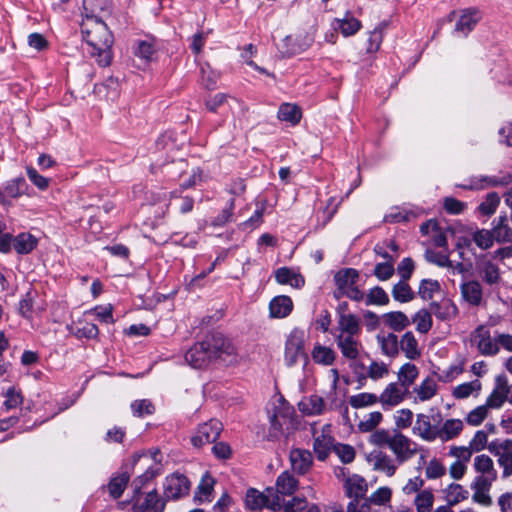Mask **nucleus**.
Masks as SVG:
<instances>
[{"mask_svg": "<svg viewBox=\"0 0 512 512\" xmlns=\"http://www.w3.org/2000/svg\"><path fill=\"white\" fill-rule=\"evenodd\" d=\"M430 309L431 313L440 320L450 319L458 312L457 307L450 301H443L442 303L432 302Z\"/></svg>", "mask_w": 512, "mask_h": 512, "instance_id": "42", "label": "nucleus"}, {"mask_svg": "<svg viewBox=\"0 0 512 512\" xmlns=\"http://www.w3.org/2000/svg\"><path fill=\"white\" fill-rule=\"evenodd\" d=\"M431 311H428L426 309L419 310L414 318L413 322L416 323V329L418 332L425 334L427 333L431 327H432V316Z\"/></svg>", "mask_w": 512, "mask_h": 512, "instance_id": "51", "label": "nucleus"}, {"mask_svg": "<svg viewBox=\"0 0 512 512\" xmlns=\"http://www.w3.org/2000/svg\"><path fill=\"white\" fill-rule=\"evenodd\" d=\"M367 491V485L362 477L348 478L346 481V495L352 500L366 499L365 493Z\"/></svg>", "mask_w": 512, "mask_h": 512, "instance_id": "35", "label": "nucleus"}, {"mask_svg": "<svg viewBox=\"0 0 512 512\" xmlns=\"http://www.w3.org/2000/svg\"><path fill=\"white\" fill-rule=\"evenodd\" d=\"M129 479H130L129 473L123 472V473L113 477L110 480V482L108 484V489H109L110 495L114 499H118L122 496L128 482H129Z\"/></svg>", "mask_w": 512, "mask_h": 512, "instance_id": "44", "label": "nucleus"}, {"mask_svg": "<svg viewBox=\"0 0 512 512\" xmlns=\"http://www.w3.org/2000/svg\"><path fill=\"white\" fill-rule=\"evenodd\" d=\"M131 410L134 416L143 417L151 415L155 411L153 403L148 399L136 400L131 404Z\"/></svg>", "mask_w": 512, "mask_h": 512, "instance_id": "60", "label": "nucleus"}, {"mask_svg": "<svg viewBox=\"0 0 512 512\" xmlns=\"http://www.w3.org/2000/svg\"><path fill=\"white\" fill-rule=\"evenodd\" d=\"M494 240L492 229H480L473 234V241L483 250L489 249L493 245Z\"/></svg>", "mask_w": 512, "mask_h": 512, "instance_id": "58", "label": "nucleus"}, {"mask_svg": "<svg viewBox=\"0 0 512 512\" xmlns=\"http://www.w3.org/2000/svg\"><path fill=\"white\" fill-rule=\"evenodd\" d=\"M166 503V499L154 489L145 495L143 502L134 503L132 511L137 512V508H140L141 512H164Z\"/></svg>", "mask_w": 512, "mask_h": 512, "instance_id": "14", "label": "nucleus"}, {"mask_svg": "<svg viewBox=\"0 0 512 512\" xmlns=\"http://www.w3.org/2000/svg\"><path fill=\"white\" fill-rule=\"evenodd\" d=\"M359 279V272L354 268L340 269L334 275V282L336 287L345 289L346 291L355 286Z\"/></svg>", "mask_w": 512, "mask_h": 512, "instance_id": "26", "label": "nucleus"}, {"mask_svg": "<svg viewBox=\"0 0 512 512\" xmlns=\"http://www.w3.org/2000/svg\"><path fill=\"white\" fill-rule=\"evenodd\" d=\"M298 409L301 413L307 416H317L324 413L326 409V404L324 399L317 395L313 394L307 397H304L298 403Z\"/></svg>", "mask_w": 512, "mask_h": 512, "instance_id": "17", "label": "nucleus"}, {"mask_svg": "<svg viewBox=\"0 0 512 512\" xmlns=\"http://www.w3.org/2000/svg\"><path fill=\"white\" fill-rule=\"evenodd\" d=\"M189 479L181 473L168 475L164 481V498L168 500H177L188 495L190 491Z\"/></svg>", "mask_w": 512, "mask_h": 512, "instance_id": "5", "label": "nucleus"}, {"mask_svg": "<svg viewBox=\"0 0 512 512\" xmlns=\"http://www.w3.org/2000/svg\"><path fill=\"white\" fill-rule=\"evenodd\" d=\"M299 358H303L304 363L307 364L308 356L304 353L302 334L295 330L287 337L284 360L288 367H292L298 362Z\"/></svg>", "mask_w": 512, "mask_h": 512, "instance_id": "6", "label": "nucleus"}, {"mask_svg": "<svg viewBox=\"0 0 512 512\" xmlns=\"http://www.w3.org/2000/svg\"><path fill=\"white\" fill-rule=\"evenodd\" d=\"M27 188L26 181L23 177H17L10 181H7L4 186L5 196L11 198H18L24 194Z\"/></svg>", "mask_w": 512, "mask_h": 512, "instance_id": "45", "label": "nucleus"}, {"mask_svg": "<svg viewBox=\"0 0 512 512\" xmlns=\"http://www.w3.org/2000/svg\"><path fill=\"white\" fill-rule=\"evenodd\" d=\"M365 303L369 305H387L389 303V296L385 290L380 286H375L370 289L366 296Z\"/></svg>", "mask_w": 512, "mask_h": 512, "instance_id": "52", "label": "nucleus"}, {"mask_svg": "<svg viewBox=\"0 0 512 512\" xmlns=\"http://www.w3.org/2000/svg\"><path fill=\"white\" fill-rule=\"evenodd\" d=\"M399 347L405 354L406 358L416 360L421 356V351L418 347V342L411 331H407L399 341Z\"/></svg>", "mask_w": 512, "mask_h": 512, "instance_id": "27", "label": "nucleus"}, {"mask_svg": "<svg viewBox=\"0 0 512 512\" xmlns=\"http://www.w3.org/2000/svg\"><path fill=\"white\" fill-rule=\"evenodd\" d=\"M393 434L386 429L374 430L369 436V443L377 447H390Z\"/></svg>", "mask_w": 512, "mask_h": 512, "instance_id": "55", "label": "nucleus"}, {"mask_svg": "<svg viewBox=\"0 0 512 512\" xmlns=\"http://www.w3.org/2000/svg\"><path fill=\"white\" fill-rule=\"evenodd\" d=\"M482 273L483 280L489 285L496 284L500 280L499 268L490 261L484 263Z\"/></svg>", "mask_w": 512, "mask_h": 512, "instance_id": "64", "label": "nucleus"}, {"mask_svg": "<svg viewBox=\"0 0 512 512\" xmlns=\"http://www.w3.org/2000/svg\"><path fill=\"white\" fill-rule=\"evenodd\" d=\"M356 335H344L340 333L336 336L335 341L344 358L355 360L359 356L361 343L355 338Z\"/></svg>", "mask_w": 512, "mask_h": 512, "instance_id": "15", "label": "nucleus"}, {"mask_svg": "<svg viewBox=\"0 0 512 512\" xmlns=\"http://www.w3.org/2000/svg\"><path fill=\"white\" fill-rule=\"evenodd\" d=\"M445 497L449 506H454L469 496V491L462 485L451 483L445 490Z\"/></svg>", "mask_w": 512, "mask_h": 512, "instance_id": "43", "label": "nucleus"}, {"mask_svg": "<svg viewBox=\"0 0 512 512\" xmlns=\"http://www.w3.org/2000/svg\"><path fill=\"white\" fill-rule=\"evenodd\" d=\"M500 204V196L496 192L487 194L485 200L478 206L479 212L484 216H490L495 213Z\"/></svg>", "mask_w": 512, "mask_h": 512, "instance_id": "49", "label": "nucleus"}, {"mask_svg": "<svg viewBox=\"0 0 512 512\" xmlns=\"http://www.w3.org/2000/svg\"><path fill=\"white\" fill-rule=\"evenodd\" d=\"M311 43L310 38L287 35L278 45V50L283 57H291L305 51Z\"/></svg>", "mask_w": 512, "mask_h": 512, "instance_id": "9", "label": "nucleus"}, {"mask_svg": "<svg viewBox=\"0 0 512 512\" xmlns=\"http://www.w3.org/2000/svg\"><path fill=\"white\" fill-rule=\"evenodd\" d=\"M463 299L472 306H479L482 303V286L477 280L465 281L460 286Z\"/></svg>", "mask_w": 512, "mask_h": 512, "instance_id": "18", "label": "nucleus"}, {"mask_svg": "<svg viewBox=\"0 0 512 512\" xmlns=\"http://www.w3.org/2000/svg\"><path fill=\"white\" fill-rule=\"evenodd\" d=\"M392 491L389 487H380L375 492L371 494L369 498H366L369 501V504L375 505H385L391 500Z\"/></svg>", "mask_w": 512, "mask_h": 512, "instance_id": "62", "label": "nucleus"}, {"mask_svg": "<svg viewBox=\"0 0 512 512\" xmlns=\"http://www.w3.org/2000/svg\"><path fill=\"white\" fill-rule=\"evenodd\" d=\"M275 279L279 284H289L295 288L302 287L305 282L304 278L300 274L295 273L288 267L278 268L275 272Z\"/></svg>", "mask_w": 512, "mask_h": 512, "instance_id": "29", "label": "nucleus"}, {"mask_svg": "<svg viewBox=\"0 0 512 512\" xmlns=\"http://www.w3.org/2000/svg\"><path fill=\"white\" fill-rule=\"evenodd\" d=\"M389 449L395 455L398 464H402L417 454L418 445L400 431L394 430Z\"/></svg>", "mask_w": 512, "mask_h": 512, "instance_id": "4", "label": "nucleus"}, {"mask_svg": "<svg viewBox=\"0 0 512 512\" xmlns=\"http://www.w3.org/2000/svg\"><path fill=\"white\" fill-rule=\"evenodd\" d=\"M481 389V383L478 380L466 382L456 386L453 390V396L457 399L469 397L474 391Z\"/></svg>", "mask_w": 512, "mask_h": 512, "instance_id": "56", "label": "nucleus"}, {"mask_svg": "<svg viewBox=\"0 0 512 512\" xmlns=\"http://www.w3.org/2000/svg\"><path fill=\"white\" fill-rule=\"evenodd\" d=\"M81 32L90 47L91 56L96 57L100 66H108L112 60L111 47L114 40L107 24L98 15L86 14L81 24Z\"/></svg>", "mask_w": 512, "mask_h": 512, "instance_id": "1", "label": "nucleus"}, {"mask_svg": "<svg viewBox=\"0 0 512 512\" xmlns=\"http://www.w3.org/2000/svg\"><path fill=\"white\" fill-rule=\"evenodd\" d=\"M499 447L502 452L498 458V464L503 468L502 477L508 478L512 475V440L503 441Z\"/></svg>", "mask_w": 512, "mask_h": 512, "instance_id": "30", "label": "nucleus"}, {"mask_svg": "<svg viewBox=\"0 0 512 512\" xmlns=\"http://www.w3.org/2000/svg\"><path fill=\"white\" fill-rule=\"evenodd\" d=\"M415 392L421 401H427L435 396L437 392V384L432 378L427 377L415 389Z\"/></svg>", "mask_w": 512, "mask_h": 512, "instance_id": "47", "label": "nucleus"}, {"mask_svg": "<svg viewBox=\"0 0 512 512\" xmlns=\"http://www.w3.org/2000/svg\"><path fill=\"white\" fill-rule=\"evenodd\" d=\"M510 387L506 376L499 375L495 380V388L486 400L488 408H500L507 401Z\"/></svg>", "mask_w": 512, "mask_h": 512, "instance_id": "13", "label": "nucleus"}, {"mask_svg": "<svg viewBox=\"0 0 512 512\" xmlns=\"http://www.w3.org/2000/svg\"><path fill=\"white\" fill-rule=\"evenodd\" d=\"M215 480L208 473H205L201 479L200 484L197 487L195 498L200 501H209L213 491Z\"/></svg>", "mask_w": 512, "mask_h": 512, "instance_id": "46", "label": "nucleus"}, {"mask_svg": "<svg viewBox=\"0 0 512 512\" xmlns=\"http://www.w3.org/2000/svg\"><path fill=\"white\" fill-rule=\"evenodd\" d=\"M188 163L184 159L172 160L159 164V169L168 181H176L187 170Z\"/></svg>", "mask_w": 512, "mask_h": 512, "instance_id": "23", "label": "nucleus"}, {"mask_svg": "<svg viewBox=\"0 0 512 512\" xmlns=\"http://www.w3.org/2000/svg\"><path fill=\"white\" fill-rule=\"evenodd\" d=\"M377 341L384 355L389 357H395L398 355L400 347L398 337L395 334L389 333L386 336L377 335Z\"/></svg>", "mask_w": 512, "mask_h": 512, "instance_id": "37", "label": "nucleus"}, {"mask_svg": "<svg viewBox=\"0 0 512 512\" xmlns=\"http://www.w3.org/2000/svg\"><path fill=\"white\" fill-rule=\"evenodd\" d=\"M463 430V422L460 419H447L441 427L438 426L437 439L442 442L456 438Z\"/></svg>", "mask_w": 512, "mask_h": 512, "instance_id": "25", "label": "nucleus"}, {"mask_svg": "<svg viewBox=\"0 0 512 512\" xmlns=\"http://www.w3.org/2000/svg\"><path fill=\"white\" fill-rule=\"evenodd\" d=\"M394 272V261H385L376 264L373 274L380 281H386L394 275Z\"/></svg>", "mask_w": 512, "mask_h": 512, "instance_id": "61", "label": "nucleus"}, {"mask_svg": "<svg viewBox=\"0 0 512 512\" xmlns=\"http://www.w3.org/2000/svg\"><path fill=\"white\" fill-rule=\"evenodd\" d=\"M158 49V43L155 38L139 40L134 49V54L144 60L150 61Z\"/></svg>", "mask_w": 512, "mask_h": 512, "instance_id": "40", "label": "nucleus"}, {"mask_svg": "<svg viewBox=\"0 0 512 512\" xmlns=\"http://www.w3.org/2000/svg\"><path fill=\"white\" fill-rule=\"evenodd\" d=\"M361 27V22L352 17L346 16L342 20H338V28L344 36L354 35Z\"/></svg>", "mask_w": 512, "mask_h": 512, "instance_id": "57", "label": "nucleus"}, {"mask_svg": "<svg viewBox=\"0 0 512 512\" xmlns=\"http://www.w3.org/2000/svg\"><path fill=\"white\" fill-rule=\"evenodd\" d=\"M5 401L3 407L6 411L14 409L23 403V396L20 391L16 390L15 387H10L5 393Z\"/></svg>", "mask_w": 512, "mask_h": 512, "instance_id": "59", "label": "nucleus"}, {"mask_svg": "<svg viewBox=\"0 0 512 512\" xmlns=\"http://www.w3.org/2000/svg\"><path fill=\"white\" fill-rule=\"evenodd\" d=\"M298 481L288 472L280 474L276 481V491L281 499L285 496L292 495L297 488Z\"/></svg>", "mask_w": 512, "mask_h": 512, "instance_id": "33", "label": "nucleus"}, {"mask_svg": "<svg viewBox=\"0 0 512 512\" xmlns=\"http://www.w3.org/2000/svg\"><path fill=\"white\" fill-rule=\"evenodd\" d=\"M293 302L289 296L274 297L269 303V313L272 318H284L290 314Z\"/></svg>", "mask_w": 512, "mask_h": 512, "instance_id": "22", "label": "nucleus"}, {"mask_svg": "<svg viewBox=\"0 0 512 512\" xmlns=\"http://www.w3.org/2000/svg\"><path fill=\"white\" fill-rule=\"evenodd\" d=\"M492 487L491 483L485 480H473L471 483V489L473 490L472 500L482 506L489 507L493 501L489 495V491Z\"/></svg>", "mask_w": 512, "mask_h": 512, "instance_id": "21", "label": "nucleus"}, {"mask_svg": "<svg viewBox=\"0 0 512 512\" xmlns=\"http://www.w3.org/2000/svg\"><path fill=\"white\" fill-rule=\"evenodd\" d=\"M383 320L384 323L394 331H401L410 324L408 317L401 311L385 313Z\"/></svg>", "mask_w": 512, "mask_h": 512, "instance_id": "39", "label": "nucleus"}, {"mask_svg": "<svg viewBox=\"0 0 512 512\" xmlns=\"http://www.w3.org/2000/svg\"><path fill=\"white\" fill-rule=\"evenodd\" d=\"M434 495L430 490L419 492L414 500L417 512H430L433 507Z\"/></svg>", "mask_w": 512, "mask_h": 512, "instance_id": "48", "label": "nucleus"}, {"mask_svg": "<svg viewBox=\"0 0 512 512\" xmlns=\"http://www.w3.org/2000/svg\"><path fill=\"white\" fill-rule=\"evenodd\" d=\"M419 371L415 364L405 363L398 372L399 385L408 391V388L414 383L418 377Z\"/></svg>", "mask_w": 512, "mask_h": 512, "instance_id": "38", "label": "nucleus"}, {"mask_svg": "<svg viewBox=\"0 0 512 512\" xmlns=\"http://www.w3.org/2000/svg\"><path fill=\"white\" fill-rule=\"evenodd\" d=\"M311 357L317 364L330 366L336 359V353L332 348L317 343L312 349Z\"/></svg>", "mask_w": 512, "mask_h": 512, "instance_id": "31", "label": "nucleus"}, {"mask_svg": "<svg viewBox=\"0 0 512 512\" xmlns=\"http://www.w3.org/2000/svg\"><path fill=\"white\" fill-rule=\"evenodd\" d=\"M277 117L281 121L289 122L292 125L298 124L302 117L301 109L296 104L282 103L279 107Z\"/></svg>", "mask_w": 512, "mask_h": 512, "instance_id": "34", "label": "nucleus"}, {"mask_svg": "<svg viewBox=\"0 0 512 512\" xmlns=\"http://www.w3.org/2000/svg\"><path fill=\"white\" fill-rule=\"evenodd\" d=\"M406 393L407 390L398 383H390L378 397V401L384 410H388L400 404L404 400Z\"/></svg>", "mask_w": 512, "mask_h": 512, "instance_id": "12", "label": "nucleus"}, {"mask_svg": "<svg viewBox=\"0 0 512 512\" xmlns=\"http://www.w3.org/2000/svg\"><path fill=\"white\" fill-rule=\"evenodd\" d=\"M370 461L375 470L381 471L389 477L393 476L396 472L397 465L395 464V460L382 451L372 452L370 454Z\"/></svg>", "mask_w": 512, "mask_h": 512, "instance_id": "19", "label": "nucleus"}, {"mask_svg": "<svg viewBox=\"0 0 512 512\" xmlns=\"http://www.w3.org/2000/svg\"><path fill=\"white\" fill-rule=\"evenodd\" d=\"M246 507L252 511H260L263 508H269L273 511L282 509V499L279 494L275 493L273 488H267L264 492H260L255 488H250L245 496Z\"/></svg>", "mask_w": 512, "mask_h": 512, "instance_id": "3", "label": "nucleus"}, {"mask_svg": "<svg viewBox=\"0 0 512 512\" xmlns=\"http://www.w3.org/2000/svg\"><path fill=\"white\" fill-rule=\"evenodd\" d=\"M338 328L344 335H358L360 333V321L354 314L341 315L338 318Z\"/></svg>", "mask_w": 512, "mask_h": 512, "instance_id": "36", "label": "nucleus"}, {"mask_svg": "<svg viewBox=\"0 0 512 512\" xmlns=\"http://www.w3.org/2000/svg\"><path fill=\"white\" fill-rule=\"evenodd\" d=\"M395 425L397 431L406 429L412 425L413 412L410 409H401L396 411L394 415Z\"/></svg>", "mask_w": 512, "mask_h": 512, "instance_id": "63", "label": "nucleus"}, {"mask_svg": "<svg viewBox=\"0 0 512 512\" xmlns=\"http://www.w3.org/2000/svg\"><path fill=\"white\" fill-rule=\"evenodd\" d=\"M473 467L476 473H478L474 480L481 481L483 479L491 484L496 481L498 473L494 467L493 460L488 455H477L474 458Z\"/></svg>", "mask_w": 512, "mask_h": 512, "instance_id": "10", "label": "nucleus"}, {"mask_svg": "<svg viewBox=\"0 0 512 512\" xmlns=\"http://www.w3.org/2000/svg\"><path fill=\"white\" fill-rule=\"evenodd\" d=\"M37 239L30 233H20L13 237L12 245L18 254H28L37 246Z\"/></svg>", "mask_w": 512, "mask_h": 512, "instance_id": "32", "label": "nucleus"}, {"mask_svg": "<svg viewBox=\"0 0 512 512\" xmlns=\"http://www.w3.org/2000/svg\"><path fill=\"white\" fill-rule=\"evenodd\" d=\"M392 297L400 303H407L415 298V293L408 284V280H400L392 288Z\"/></svg>", "mask_w": 512, "mask_h": 512, "instance_id": "41", "label": "nucleus"}, {"mask_svg": "<svg viewBox=\"0 0 512 512\" xmlns=\"http://www.w3.org/2000/svg\"><path fill=\"white\" fill-rule=\"evenodd\" d=\"M229 343L224 335L219 332L211 333L206 338L194 344L185 354L186 362L193 368L207 367L222 352H227Z\"/></svg>", "mask_w": 512, "mask_h": 512, "instance_id": "2", "label": "nucleus"}, {"mask_svg": "<svg viewBox=\"0 0 512 512\" xmlns=\"http://www.w3.org/2000/svg\"><path fill=\"white\" fill-rule=\"evenodd\" d=\"M290 461L294 472L305 474L312 465L313 457L308 450L293 449L290 452Z\"/></svg>", "mask_w": 512, "mask_h": 512, "instance_id": "20", "label": "nucleus"}, {"mask_svg": "<svg viewBox=\"0 0 512 512\" xmlns=\"http://www.w3.org/2000/svg\"><path fill=\"white\" fill-rule=\"evenodd\" d=\"M472 343H474L482 355L492 356L499 351L497 339L491 338L490 331L484 326H479L472 334Z\"/></svg>", "mask_w": 512, "mask_h": 512, "instance_id": "8", "label": "nucleus"}, {"mask_svg": "<svg viewBox=\"0 0 512 512\" xmlns=\"http://www.w3.org/2000/svg\"><path fill=\"white\" fill-rule=\"evenodd\" d=\"M377 402H379L377 395L367 392L352 395L349 398V404L355 409L371 406Z\"/></svg>", "mask_w": 512, "mask_h": 512, "instance_id": "50", "label": "nucleus"}, {"mask_svg": "<svg viewBox=\"0 0 512 512\" xmlns=\"http://www.w3.org/2000/svg\"><path fill=\"white\" fill-rule=\"evenodd\" d=\"M412 430L414 435L422 440L432 442L437 439L438 424H432L428 415L419 413L416 415V421Z\"/></svg>", "mask_w": 512, "mask_h": 512, "instance_id": "11", "label": "nucleus"}, {"mask_svg": "<svg viewBox=\"0 0 512 512\" xmlns=\"http://www.w3.org/2000/svg\"><path fill=\"white\" fill-rule=\"evenodd\" d=\"M493 235L498 243H512V229L508 225L506 215H501L493 220Z\"/></svg>", "mask_w": 512, "mask_h": 512, "instance_id": "24", "label": "nucleus"}, {"mask_svg": "<svg viewBox=\"0 0 512 512\" xmlns=\"http://www.w3.org/2000/svg\"><path fill=\"white\" fill-rule=\"evenodd\" d=\"M439 291L440 283L437 280L423 279L419 285L418 295L423 300H430L432 299L434 293Z\"/></svg>", "mask_w": 512, "mask_h": 512, "instance_id": "53", "label": "nucleus"}, {"mask_svg": "<svg viewBox=\"0 0 512 512\" xmlns=\"http://www.w3.org/2000/svg\"><path fill=\"white\" fill-rule=\"evenodd\" d=\"M383 415L379 411H374L368 414V416L359 422L358 429L361 432H373L376 427L381 423Z\"/></svg>", "mask_w": 512, "mask_h": 512, "instance_id": "54", "label": "nucleus"}, {"mask_svg": "<svg viewBox=\"0 0 512 512\" xmlns=\"http://www.w3.org/2000/svg\"><path fill=\"white\" fill-rule=\"evenodd\" d=\"M334 439L331 436L321 434L314 439L313 450L316 457L320 461H324L328 458L330 452L334 451L335 444Z\"/></svg>", "mask_w": 512, "mask_h": 512, "instance_id": "28", "label": "nucleus"}, {"mask_svg": "<svg viewBox=\"0 0 512 512\" xmlns=\"http://www.w3.org/2000/svg\"><path fill=\"white\" fill-rule=\"evenodd\" d=\"M222 430V423L219 420L211 419L198 427L196 435L191 438V442L195 447L214 443L219 438Z\"/></svg>", "mask_w": 512, "mask_h": 512, "instance_id": "7", "label": "nucleus"}, {"mask_svg": "<svg viewBox=\"0 0 512 512\" xmlns=\"http://www.w3.org/2000/svg\"><path fill=\"white\" fill-rule=\"evenodd\" d=\"M480 12L476 9L463 10L460 18L455 24L454 31L466 37L480 21Z\"/></svg>", "mask_w": 512, "mask_h": 512, "instance_id": "16", "label": "nucleus"}]
</instances>
